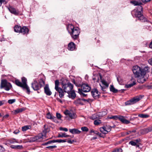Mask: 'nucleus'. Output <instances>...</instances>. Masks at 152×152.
<instances>
[{
	"label": "nucleus",
	"instance_id": "obj_1",
	"mask_svg": "<svg viewBox=\"0 0 152 152\" xmlns=\"http://www.w3.org/2000/svg\"><path fill=\"white\" fill-rule=\"evenodd\" d=\"M67 29L73 39H76L78 37L80 32L78 27H74L73 25L69 24L67 27Z\"/></svg>",
	"mask_w": 152,
	"mask_h": 152
},
{
	"label": "nucleus",
	"instance_id": "obj_2",
	"mask_svg": "<svg viewBox=\"0 0 152 152\" xmlns=\"http://www.w3.org/2000/svg\"><path fill=\"white\" fill-rule=\"evenodd\" d=\"M131 3L135 6L138 5L137 9H135L132 11V14L134 15L136 17H139L141 15V12L142 11V7L140 5L142 4L140 1H131Z\"/></svg>",
	"mask_w": 152,
	"mask_h": 152
},
{
	"label": "nucleus",
	"instance_id": "obj_3",
	"mask_svg": "<svg viewBox=\"0 0 152 152\" xmlns=\"http://www.w3.org/2000/svg\"><path fill=\"white\" fill-rule=\"evenodd\" d=\"M93 80L96 82L99 83L101 89L104 91V80L103 77H102L100 73L94 75L92 77Z\"/></svg>",
	"mask_w": 152,
	"mask_h": 152
},
{
	"label": "nucleus",
	"instance_id": "obj_4",
	"mask_svg": "<svg viewBox=\"0 0 152 152\" xmlns=\"http://www.w3.org/2000/svg\"><path fill=\"white\" fill-rule=\"evenodd\" d=\"M22 83L20 82L18 80H15V82L16 85L22 88L24 90L26 89L27 93L29 94L30 91L29 87L26 83V79L25 77H23L22 78Z\"/></svg>",
	"mask_w": 152,
	"mask_h": 152
},
{
	"label": "nucleus",
	"instance_id": "obj_5",
	"mask_svg": "<svg viewBox=\"0 0 152 152\" xmlns=\"http://www.w3.org/2000/svg\"><path fill=\"white\" fill-rule=\"evenodd\" d=\"M46 135L45 134H43L42 133H40L34 137H31L28 138V140L30 142H39L42 141L43 139L46 138Z\"/></svg>",
	"mask_w": 152,
	"mask_h": 152
},
{
	"label": "nucleus",
	"instance_id": "obj_6",
	"mask_svg": "<svg viewBox=\"0 0 152 152\" xmlns=\"http://www.w3.org/2000/svg\"><path fill=\"white\" fill-rule=\"evenodd\" d=\"M72 82L75 85L78 87L81 86V90L84 92H88L91 90V87L89 85L87 84H84L82 85L80 83H77L75 82L74 80H73Z\"/></svg>",
	"mask_w": 152,
	"mask_h": 152
},
{
	"label": "nucleus",
	"instance_id": "obj_7",
	"mask_svg": "<svg viewBox=\"0 0 152 152\" xmlns=\"http://www.w3.org/2000/svg\"><path fill=\"white\" fill-rule=\"evenodd\" d=\"M59 82L58 80L55 81V89L58 91L59 94V96L60 98H62L64 96V92L63 89L59 87Z\"/></svg>",
	"mask_w": 152,
	"mask_h": 152
},
{
	"label": "nucleus",
	"instance_id": "obj_8",
	"mask_svg": "<svg viewBox=\"0 0 152 152\" xmlns=\"http://www.w3.org/2000/svg\"><path fill=\"white\" fill-rule=\"evenodd\" d=\"M59 82L58 80L55 81V89L58 91L59 94V96L60 98H62L64 96V92L63 89L59 87Z\"/></svg>",
	"mask_w": 152,
	"mask_h": 152
},
{
	"label": "nucleus",
	"instance_id": "obj_9",
	"mask_svg": "<svg viewBox=\"0 0 152 152\" xmlns=\"http://www.w3.org/2000/svg\"><path fill=\"white\" fill-rule=\"evenodd\" d=\"M11 87L12 86L11 84L8 82L6 80H1L0 86L1 88H4L6 90L8 91Z\"/></svg>",
	"mask_w": 152,
	"mask_h": 152
},
{
	"label": "nucleus",
	"instance_id": "obj_10",
	"mask_svg": "<svg viewBox=\"0 0 152 152\" xmlns=\"http://www.w3.org/2000/svg\"><path fill=\"white\" fill-rule=\"evenodd\" d=\"M73 85L70 83L67 84H63L62 88L65 92L69 93L73 89Z\"/></svg>",
	"mask_w": 152,
	"mask_h": 152
},
{
	"label": "nucleus",
	"instance_id": "obj_11",
	"mask_svg": "<svg viewBox=\"0 0 152 152\" xmlns=\"http://www.w3.org/2000/svg\"><path fill=\"white\" fill-rule=\"evenodd\" d=\"M141 98L142 97L140 96H137L125 102V104L126 105H131L134 104L140 100Z\"/></svg>",
	"mask_w": 152,
	"mask_h": 152
},
{
	"label": "nucleus",
	"instance_id": "obj_12",
	"mask_svg": "<svg viewBox=\"0 0 152 152\" xmlns=\"http://www.w3.org/2000/svg\"><path fill=\"white\" fill-rule=\"evenodd\" d=\"M132 70L136 77L142 73V68L137 66H133L132 68Z\"/></svg>",
	"mask_w": 152,
	"mask_h": 152
},
{
	"label": "nucleus",
	"instance_id": "obj_13",
	"mask_svg": "<svg viewBox=\"0 0 152 152\" xmlns=\"http://www.w3.org/2000/svg\"><path fill=\"white\" fill-rule=\"evenodd\" d=\"M136 77L137 78V82L140 83H143L145 82L148 78L147 75H142V73Z\"/></svg>",
	"mask_w": 152,
	"mask_h": 152
},
{
	"label": "nucleus",
	"instance_id": "obj_14",
	"mask_svg": "<svg viewBox=\"0 0 152 152\" xmlns=\"http://www.w3.org/2000/svg\"><path fill=\"white\" fill-rule=\"evenodd\" d=\"M64 113L66 115H68L71 119H75L77 117L76 114L75 113L70 112L68 110H66Z\"/></svg>",
	"mask_w": 152,
	"mask_h": 152
},
{
	"label": "nucleus",
	"instance_id": "obj_15",
	"mask_svg": "<svg viewBox=\"0 0 152 152\" xmlns=\"http://www.w3.org/2000/svg\"><path fill=\"white\" fill-rule=\"evenodd\" d=\"M31 87L34 90H37L40 88L36 80H34L33 82L31 83Z\"/></svg>",
	"mask_w": 152,
	"mask_h": 152
},
{
	"label": "nucleus",
	"instance_id": "obj_16",
	"mask_svg": "<svg viewBox=\"0 0 152 152\" xmlns=\"http://www.w3.org/2000/svg\"><path fill=\"white\" fill-rule=\"evenodd\" d=\"M152 131L151 126L145 128L140 130V133L142 134H144Z\"/></svg>",
	"mask_w": 152,
	"mask_h": 152
},
{
	"label": "nucleus",
	"instance_id": "obj_17",
	"mask_svg": "<svg viewBox=\"0 0 152 152\" xmlns=\"http://www.w3.org/2000/svg\"><path fill=\"white\" fill-rule=\"evenodd\" d=\"M130 81H131V82H132V83L128 84L125 85V88H130L136 84V80L134 79L132 77Z\"/></svg>",
	"mask_w": 152,
	"mask_h": 152
},
{
	"label": "nucleus",
	"instance_id": "obj_18",
	"mask_svg": "<svg viewBox=\"0 0 152 152\" xmlns=\"http://www.w3.org/2000/svg\"><path fill=\"white\" fill-rule=\"evenodd\" d=\"M118 119L120 120L122 123L128 124L130 123V122L126 119L124 117L121 115H118Z\"/></svg>",
	"mask_w": 152,
	"mask_h": 152
},
{
	"label": "nucleus",
	"instance_id": "obj_19",
	"mask_svg": "<svg viewBox=\"0 0 152 152\" xmlns=\"http://www.w3.org/2000/svg\"><path fill=\"white\" fill-rule=\"evenodd\" d=\"M91 93L92 96L95 99L98 97L99 94L97 89H95L92 90L91 91Z\"/></svg>",
	"mask_w": 152,
	"mask_h": 152
},
{
	"label": "nucleus",
	"instance_id": "obj_20",
	"mask_svg": "<svg viewBox=\"0 0 152 152\" xmlns=\"http://www.w3.org/2000/svg\"><path fill=\"white\" fill-rule=\"evenodd\" d=\"M44 91L45 93L48 96L52 94V92L50 91L48 85H46L44 87Z\"/></svg>",
	"mask_w": 152,
	"mask_h": 152
},
{
	"label": "nucleus",
	"instance_id": "obj_21",
	"mask_svg": "<svg viewBox=\"0 0 152 152\" xmlns=\"http://www.w3.org/2000/svg\"><path fill=\"white\" fill-rule=\"evenodd\" d=\"M28 29L26 26H24L20 28V33H21L23 34H26L28 33Z\"/></svg>",
	"mask_w": 152,
	"mask_h": 152
},
{
	"label": "nucleus",
	"instance_id": "obj_22",
	"mask_svg": "<svg viewBox=\"0 0 152 152\" xmlns=\"http://www.w3.org/2000/svg\"><path fill=\"white\" fill-rule=\"evenodd\" d=\"M75 45L73 42H71L68 45V49L69 50L71 51L75 49Z\"/></svg>",
	"mask_w": 152,
	"mask_h": 152
},
{
	"label": "nucleus",
	"instance_id": "obj_23",
	"mask_svg": "<svg viewBox=\"0 0 152 152\" xmlns=\"http://www.w3.org/2000/svg\"><path fill=\"white\" fill-rule=\"evenodd\" d=\"M9 10L12 13L16 15H17L18 14V11L12 7H10L9 8Z\"/></svg>",
	"mask_w": 152,
	"mask_h": 152
},
{
	"label": "nucleus",
	"instance_id": "obj_24",
	"mask_svg": "<svg viewBox=\"0 0 152 152\" xmlns=\"http://www.w3.org/2000/svg\"><path fill=\"white\" fill-rule=\"evenodd\" d=\"M11 148L15 150H21L23 148L22 145H11L10 146Z\"/></svg>",
	"mask_w": 152,
	"mask_h": 152
},
{
	"label": "nucleus",
	"instance_id": "obj_25",
	"mask_svg": "<svg viewBox=\"0 0 152 152\" xmlns=\"http://www.w3.org/2000/svg\"><path fill=\"white\" fill-rule=\"evenodd\" d=\"M69 131L72 134H79L81 132V131L76 129H70Z\"/></svg>",
	"mask_w": 152,
	"mask_h": 152
},
{
	"label": "nucleus",
	"instance_id": "obj_26",
	"mask_svg": "<svg viewBox=\"0 0 152 152\" xmlns=\"http://www.w3.org/2000/svg\"><path fill=\"white\" fill-rule=\"evenodd\" d=\"M46 117L47 118L50 119L54 121H55V120H56V118L54 116H53L49 112L47 114Z\"/></svg>",
	"mask_w": 152,
	"mask_h": 152
},
{
	"label": "nucleus",
	"instance_id": "obj_27",
	"mask_svg": "<svg viewBox=\"0 0 152 152\" xmlns=\"http://www.w3.org/2000/svg\"><path fill=\"white\" fill-rule=\"evenodd\" d=\"M70 91V93L69 92L68 93L69 97L73 99H74L76 97L75 93L74 91Z\"/></svg>",
	"mask_w": 152,
	"mask_h": 152
},
{
	"label": "nucleus",
	"instance_id": "obj_28",
	"mask_svg": "<svg viewBox=\"0 0 152 152\" xmlns=\"http://www.w3.org/2000/svg\"><path fill=\"white\" fill-rule=\"evenodd\" d=\"M149 68L148 66H145L143 69H142V75H146V73L148 72L149 69Z\"/></svg>",
	"mask_w": 152,
	"mask_h": 152
},
{
	"label": "nucleus",
	"instance_id": "obj_29",
	"mask_svg": "<svg viewBox=\"0 0 152 152\" xmlns=\"http://www.w3.org/2000/svg\"><path fill=\"white\" fill-rule=\"evenodd\" d=\"M69 136V135L66 134L65 133L61 132L58 134V137H66Z\"/></svg>",
	"mask_w": 152,
	"mask_h": 152
},
{
	"label": "nucleus",
	"instance_id": "obj_30",
	"mask_svg": "<svg viewBox=\"0 0 152 152\" xmlns=\"http://www.w3.org/2000/svg\"><path fill=\"white\" fill-rule=\"evenodd\" d=\"M110 90L111 91L114 93H117L118 91V90L115 89L113 86L112 85H111L110 88Z\"/></svg>",
	"mask_w": 152,
	"mask_h": 152
},
{
	"label": "nucleus",
	"instance_id": "obj_31",
	"mask_svg": "<svg viewBox=\"0 0 152 152\" xmlns=\"http://www.w3.org/2000/svg\"><path fill=\"white\" fill-rule=\"evenodd\" d=\"M90 133H93L95 134L98 135L99 136H100L101 137H104L103 135H102V134L101 133H99L97 131H95V130H94L93 129L91 130L90 131Z\"/></svg>",
	"mask_w": 152,
	"mask_h": 152
},
{
	"label": "nucleus",
	"instance_id": "obj_32",
	"mask_svg": "<svg viewBox=\"0 0 152 152\" xmlns=\"http://www.w3.org/2000/svg\"><path fill=\"white\" fill-rule=\"evenodd\" d=\"M31 128L30 125H26L23 126L22 128V131L23 132L26 131L28 129H30Z\"/></svg>",
	"mask_w": 152,
	"mask_h": 152
},
{
	"label": "nucleus",
	"instance_id": "obj_33",
	"mask_svg": "<svg viewBox=\"0 0 152 152\" xmlns=\"http://www.w3.org/2000/svg\"><path fill=\"white\" fill-rule=\"evenodd\" d=\"M24 110V108H22L21 109H18L16 110H14L13 111V113L15 114L18 113H19L22 112Z\"/></svg>",
	"mask_w": 152,
	"mask_h": 152
},
{
	"label": "nucleus",
	"instance_id": "obj_34",
	"mask_svg": "<svg viewBox=\"0 0 152 152\" xmlns=\"http://www.w3.org/2000/svg\"><path fill=\"white\" fill-rule=\"evenodd\" d=\"M20 26H16L14 28V31L16 32H20Z\"/></svg>",
	"mask_w": 152,
	"mask_h": 152
},
{
	"label": "nucleus",
	"instance_id": "obj_35",
	"mask_svg": "<svg viewBox=\"0 0 152 152\" xmlns=\"http://www.w3.org/2000/svg\"><path fill=\"white\" fill-rule=\"evenodd\" d=\"M138 116L141 118H146L148 117L149 115L147 114H142L138 115Z\"/></svg>",
	"mask_w": 152,
	"mask_h": 152
},
{
	"label": "nucleus",
	"instance_id": "obj_36",
	"mask_svg": "<svg viewBox=\"0 0 152 152\" xmlns=\"http://www.w3.org/2000/svg\"><path fill=\"white\" fill-rule=\"evenodd\" d=\"M8 142L10 144H13L15 142L18 143V141L15 139H13L8 140Z\"/></svg>",
	"mask_w": 152,
	"mask_h": 152
},
{
	"label": "nucleus",
	"instance_id": "obj_37",
	"mask_svg": "<svg viewBox=\"0 0 152 152\" xmlns=\"http://www.w3.org/2000/svg\"><path fill=\"white\" fill-rule=\"evenodd\" d=\"M74 103L77 105H78L79 104H82V100L81 99H77L74 102Z\"/></svg>",
	"mask_w": 152,
	"mask_h": 152
},
{
	"label": "nucleus",
	"instance_id": "obj_38",
	"mask_svg": "<svg viewBox=\"0 0 152 152\" xmlns=\"http://www.w3.org/2000/svg\"><path fill=\"white\" fill-rule=\"evenodd\" d=\"M111 127L109 126H105V132H106L107 133L110 132L111 130ZM106 133L105 132V134Z\"/></svg>",
	"mask_w": 152,
	"mask_h": 152
},
{
	"label": "nucleus",
	"instance_id": "obj_39",
	"mask_svg": "<svg viewBox=\"0 0 152 152\" xmlns=\"http://www.w3.org/2000/svg\"><path fill=\"white\" fill-rule=\"evenodd\" d=\"M139 19L142 22H145L146 21V19L144 18L142 14L140 17H138Z\"/></svg>",
	"mask_w": 152,
	"mask_h": 152
},
{
	"label": "nucleus",
	"instance_id": "obj_40",
	"mask_svg": "<svg viewBox=\"0 0 152 152\" xmlns=\"http://www.w3.org/2000/svg\"><path fill=\"white\" fill-rule=\"evenodd\" d=\"M39 83L40 88L43 86L45 85V82L42 79H40L39 81Z\"/></svg>",
	"mask_w": 152,
	"mask_h": 152
},
{
	"label": "nucleus",
	"instance_id": "obj_41",
	"mask_svg": "<svg viewBox=\"0 0 152 152\" xmlns=\"http://www.w3.org/2000/svg\"><path fill=\"white\" fill-rule=\"evenodd\" d=\"M101 123V121L99 119L96 120L94 121V124L95 125H98Z\"/></svg>",
	"mask_w": 152,
	"mask_h": 152
},
{
	"label": "nucleus",
	"instance_id": "obj_42",
	"mask_svg": "<svg viewBox=\"0 0 152 152\" xmlns=\"http://www.w3.org/2000/svg\"><path fill=\"white\" fill-rule=\"evenodd\" d=\"M66 142V140H61V139L54 140L55 142L61 143V142Z\"/></svg>",
	"mask_w": 152,
	"mask_h": 152
},
{
	"label": "nucleus",
	"instance_id": "obj_43",
	"mask_svg": "<svg viewBox=\"0 0 152 152\" xmlns=\"http://www.w3.org/2000/svg\"><path fill=\"white\" fill-rule=\"evenodd\" d=\"M83 91L81 90L79 88L78 89V92L79 93V94L82 95V96L85 97L86 96V95L85 94H84L83 92Z\"/></svg>",
	"mask_w": 152,
	"mask_h": 152
},
{
	"label": "nucleus",
	"instance_id": "obj_44",
	"mask_svg": "<svg viewBox=\"0 0 152 152\" xmlns=\"http://www.w3.org/2000/svg\"><path fill=\"white\" fill-rule=\"evenodd\" d=\"M118 118V115H115L111 117L108 116L107 118L109 119H112L114 120H117Z\"/></svg>",
	"mask_w": 152,
	"mask_h": 152
},
{
	"label": "nucleus",
	"instance_id": "obj_45",
	"mask_svg": "<svg viewBox=\"0 0 152 152\" xmlns=\"http://www.w3.org/2000/svg\"><path fill=\"white\" fill-rule=\"evenodd\" d=\"M97 115L96 113L95 114L92 115L91 116L90 118L91 119L93 120L96 119H98V118Z\"/></svg>",
	"mask_w": 152,
	"mask_h": 152
},
{
	"label": "nucleus",
	"instance_id": "obj_46",
	"mask_svg": "<svg viewBox=\"0 0 152 152\" xmlns=\"http://www.w3.org/2000/svg\"><path fill=\"white\" fill-rule=\"evenodd\" d=\"M100 131L103 134H104V126H103L100 128Z\"/></svg>",
	"mask_w": 152,
	"mask_h": 152
},
{
	"label": "nucleus",
	"instance_id": "obj_47",
	"mask_svg": "<svg viewBox=\"0 0 152 152\" xmlns=\"http://www.w3.org/2000/svg\"><path fill=\"white\" fill-rule=\"evenodd\" d=\"M81 130L84 132H88V129L86 127L84 126L81 128Z\"/></svg>",
	"mask_w": 152,
	"mask_h": 152
},
{
	"label": "nucleus",
	"instance_id": "obj_48",
	"mask_svg": "<svg viewBox=\"0 0 152 152\" xmlns=\"http://www.w3.org/2000/svg\"><path fill=\"white\" fill-rule=\"evenodd\" d=\"M117 80L119 83L120 84H121L122 83V81L121 77H117Z\"/></svg>",
	"mask_w": 152,
	"mask_h": 152
},
{
	"label": "nucleus",
	"instance_id": "obj_49",
	"mask_svg": "<svg viewBox=\"0 0 152 152\" xmlns=\"http://www.w3.org/2000/svg\"><path fill=\"white\" fill-rule=\"evenodd\" d=\"M122 150L121 148H119L115 149L112 152H122Z\"/></svg>",
	"mask_w": 152,
	"mask_h": 152
},
{
	"label": "nucleus",
	"instance_id": "obj_50",
	"mask_svg": "<svg viewBox=\"0 0 152 152\" xmlns=\"http://www.w3.org/2000/svg\"><path fill=\"white\" fill-rule=\"evenodd\" d=\"M56 116L57 118L59 120H60L62 117V116L61 115V114L58 113H56Z\"/></svg>",
	"mask_w": 152,
	"mask_h": 152
},
{
	"label": "nucleus",
	"instance_id": "obj_51",
	"mask_svg": "<svg viewBox=\"0 0 152 152\" xmlns=\"http://www.w3.org/2000/svg\"><path fill=\"white\" fill-rule=\"evenodd\" d=\"M57 147V146L56 145H53L47 147L46 148H48L49 149H51Z\"/></svg>",
	"mask_w": 152,
	"mask_h": 152
},
{
	"label": "nucleus",
	"instance_id": "obj_52",
	"mask_svg": "<svg viewBox=\"0 0 152 152\" xmlns=\"http://www.w3.org/2000/svg\"><path fill=\"white\" fill-rule=\"evenodd\" d=\"M15 99H12L8 100V103L10 104H12L15 102Z\"/></svg>",
	"mask_w": 152,
	"mask_h": 152
},
{
	"label": "nucleus",
	"instance_id": "obj_53",
	"mask_svg": "<svg viewBox=\"0 0 152 152\" xmlns=\"http://www.w3.org/2000/svg\"><path fill=\"white\" fill-rule=\"evenodd\" d=\"M96 114L98 118H100L102 116V113L101 112L96 113Z\"/></svg>",
	"mask_w": 152,
	"mask_h": 152
},
{
	"label": "nucleus",
	"instance_id": "obj_54",
	"mask_svg": "<svg viewBox=\"0 0 152 152\" xmlns=\"http://www.w3.org/2000/svg\"><path fill=\"white\" fill-rule=\"evenodd\" d=\"M129 144H130L131 145L133 146H135L137 144L136 143L133 141H131L129 142Z\"/></svg>",
	"mask_w": 152,
	"mask_h": 152
},
{
	"label": "nucleus",
	"instance_id": "obj_55",
	"mask_svg": "<svg viewBox=\"0 0 152 152\" xmlns=\"http://www.w3.org/2000/svg\"><path fill=\"white\" fill-rule=\"evenodd\" d=\"M59 129L60 130H63L65 132H67L68 130L66 128L60 127Z\"/></svg>",
	"mask_w": 152,
	"mask_h": 152
},
{
	"label": "nucleus",
	"instance_id": "obj_56",
	"mask_svg": "<svg viewBox=\"0 0 152 152\" xmlns=\"http://www.w3.org/2000/svg\"><path fill=\"white\" fill-rule=\"evenodd\" d=\"M148 62L150 65H152V58L149 59L148 60Z\"/></svg>",
	"mask_w": 152,
	"mask_h": 152
},
{
	"label": "nucleus",
	"instance_id": "obj_57",
	"mask_svg": "<svg viewBox=\"0 0 152 152\" xmlns=\"http://www.w3.org/2000/svg\"><path fill=\"white\" fill-rule=\"evenodd\" d=\"M4 150V148L2 146L0 145V151H3Z\"/></svg>",
	"mask_w": 152,
	"mask_h": 152
},
{
	"label": "nucleus",
	"instance_id": "obj_58",
	"mask_svg": "<svg viewBox=\"0 0 152 152\" xmlns=\"http://www.w3.org/2000/svg\"><path fill=\"white\" fill-rule=\"evenodd\" d=\"M110 83V82L109 81L108 82V83H107L105 81V87H108L109 86V84Z\"/></svg>",
	"mask_w": 152,
	"mask_h": 152
},
{
	"label": "nucleus",
	"instance_id": "obj_59",
	"mask_svg": "<svg viewBox=\"0 0 152 152\" xmlns=\"http://www.w3.org/2000/svg\"><path fill=\"white\" fill-rule=\"evenodd\" d=\"M48 144H51L52 143H54V140H52L49 141L47 142Z\"/></svg>",
	"mask_w": 152,
	"mask_h": 152
},
{
	"label": "nucleus",
	"instance_id": "obj_60",
	"mask_svg": "<svg viewBox=\"0 0 152 152\" xmlns=\"http://www.w3.org/2000/svg\"><path fill=\"white\" fill-rule=\"evenodd\" d=\"M19 130H16L13 132V133L15 134H17L19 133Z\"/></svg>",
	"mask_w": 152,
	"mask_h": 152
},
{
	"label": "nucleus",
	"instance_id": "obj_61",
	"mask_svg": "<svg viewBox=\"0 0 152 152\" xmlns=\"http://www.w3.org/2000/svg\"><path fill=\"white\" fill-rule=\"evenodd\" d=\"M5 0H0V6L1 5L2 3Z\"/></svg>",
	"mask_w": 152,
	"mask_h": 152
},
{
	"label": "nucleus",
	"instance_id": "obj_62",
	"mask_svg": "<svg viewBox=\"0 0 152 152\" xmlns=\"http://www.w3.org/2000/svg\"><path fill=\"white\" fill-rule=\"evenodd\" d=\"M142 2H148L150 1L151 0H141Z\"/></svg>",
	"mask_w": 152,
	"mask_h": 152
},
{
	"label": "nucleus",
	"instance_id": "obj_63",
	"mask_svg": "<svg viewBox=\"0 0 152 152\" xmlns=\"http://www.w3.org/2000/svg\"><path fill=\"white\" fill-rule=\"evenodd\" d=\"M149 47L150 48H152V41L150 43V44L149 45Z\"/></svg>",
	"mask_w": 152,
	"mask_h": 152
},
{
	"label": "nucleus",
	"instance_id": "obj_64",
	"mask_svg": "<svg viewBox=\"0 0 152 152\" xmlns=\"http://www.w3.org/2000/svg\"><path fill=\"white\" fill-rule=\"evenodd\" d=\"M74 141L73 140V141H72L71 140H68V142L69 143H72Z\"/></svg>",
	"mask_w": 152,
	"mask_h": 152
}]
</instances>
